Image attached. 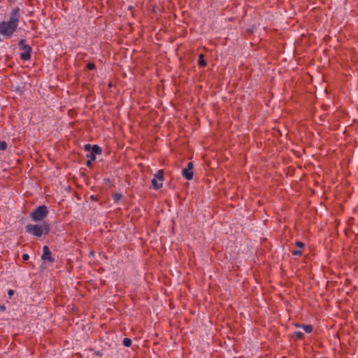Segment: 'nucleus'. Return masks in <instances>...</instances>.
<instances>
[{
  "label": "nucleus",
  "mask_w": 358,
  "mask_h": 358,
  "mask_svg": "<svg viewBox=\"0 0 358 358\" xmlns=\"http://www.w3.org/2000/svg\"><path fill=\"white\" fill-rule=\"evenodd\" d=\"M48 210L45 206L41 205L36 208L31 213V217L35 222L43 220L48 215Z\"/></svg>",
  "instance_id": "3"
},
{
  "label": "nucleus",
  "mask_w": 358,
  "mask_h": 358,
  "mask_svg": "<svg viewBox=\"0 0 358 358\" xmlns=\"http://www.w3.org/2000/svg\"><path fill=\"white\" fill-rule=\"evenodd\" d=\"M198 64L201 67H204L206 65V62L204 59V57L203 55H200L198 59Z\"/></svg>",
  "instance_id": "10"
},
{
  "label": "nucleus",
  "mask_w": 358,
  "mask_h": 358,
  "mask_svg": "<svg viewBox=\"0 0 358 358\" xmlns=\"http://www.w3.org/2000/svg\"><path fill=\"white\" fill-rule=\"evenodd\" d=\"M20 18V9L16 7L11 10L10 20L0 23V34L6 38L11 37L17 28Z\"/></svg>",
  "instance_id": "1"
},
{
  "label": "nucleus",
  "mask_w": 358,
  "mask_h": 358,
  "mask_svg": "<svg viewBox=\"0 0 358 358\" xmlns=\"http://www.w3.org/2000/svg\"><path fill=\"white\" fill-rule=\"evenodd\" d=\"M152 10H153V12H155L156 8H153Z\"/></svg>",
  "instance_id": "23"
},
{
  "label": "nucleus",
  "mask_w": 358,
  "mask_h": 358,
  "mask_svg": "<svg viewBox=\"0 0 358 358\" xmlns=\"http://www.w3.org/2000/svg\"><path fill=\"white\" fill-rule=\"evenodd\" d=\"M292 255L294 256H299L301 255V250H295L292 252Z\"/></svg>",
  "instance_id": "17"
},
{
  "label": "nucleus",
  "mask_w": 358,
  "mask_h": 358,
  "mask_svg": "<svg viewBox=\"0 0 358 358\" xmlns=\"http://www.w3.org/2000/svg\"><path fill=\"white\" fill-rule=\"evenodd\" d=\"M194 165L192 162H189L187 166L182 170V176L187 180H190L194 176Z\"/></svg>",
  "instance_id": "6"
},
{
  "label": "nucleus",
  "mask_w": 358,
  "mask_h": 358,
  "mask_svg": "<svg viewBox=\"0 0 358 358\" xmlns=\"http://www.w3.org/2000/svg\"><path fill=\"white\" fill-rule=\"evenodd\" d=\"M87 67L89 70L92 71L95 69V64L94 63H89Z\"/></svg>",
  "instance_id": "16"
},
{
  "label": "nucleus",
  "mask_w": 358,
  "mask_h": 358,
  "mask_svg": "<svg viewBox=\"0 0 358 358\" xmlns=\"http://www.w3.org/2000/svg\"><path fill=\"white\" fill-rule=\"evenodd\" d=\"M85 150H90V145L87 144V145H85Z\"/></svg>",
  "instance_id": "21"
},
{
  "label": "nucleus",
  "mask_w": 358,
  "mask_h": 358,
  "mask_svg": "<svg viewBox=\"0 0 358 358\" xmlns=\"http://www.w3.org/2000/svg\"><path fill=\"white\" fill-rule=\"evenodd\" d=\"M296 245L300 248H302L304 247V244L301 242V241H296Z\"/></svg>",
  "instance_id": "18"
},
{
  "label": "nucleus",
  "mask_w": 358,
  "mask_h": 358,
  "mask_svg": "<svg viewBox=\"0 0 358 358\" xmlns=\"http://www.w3.org/2000/svg\"><path fill=\"white\" fill-rule=\"evenodd\" d=\"M50 225L46 222H44L41 224H29L26 226L27 232L38 238L41 237L43 234H48L50 231Z\"/></svg>",
  "instance_id": "2"
},
{
  "label": "nucleus",
  "mask_w": 358,
  "mask_h": 358,
  "mask_svg": "<svg viewBox=\"0 0 358 358\" xmlns=\"http://www.w3.org/2000/svg\"><path fill=\"white\" fill-rule=\"evenodd\" d=\"M14 294V291L13 289H8V295L10 298H11Z\"/></svg>",
  "instance_id": "19"
},
{
  "label": "nucleus",
  "mask_w": 358,
  "mask_h": 358,
  "mask_svg": "<svg viewBox=\"0 0 358 358\" xmlns=\"http://www.w3.org/2000/svg\"><path fill=\"white\" fill-rule=\"evenodd\" d=\"M41 258L43 260L48 261L50 263L54 262V259L52 257V253L47 245H44L43 248V254Z\"/></svg>",
  "instance_id": "7"
},
{
  "label": "nucleus",
  "mask_w": 358,
  "mask_h": 358,
  "mask_svg": "<svg viewBox=\"0 0 358 358\" xmlns=\"http://www.w3.org/2000/svg\"><path fill=\"white\" fill-rule=\"evenodd\" d=\"M295 336L298 339H302L303 337V334L300 331L295 332Z\"/></svg>",
  "instance_id": "14"
},
{
  "label": "nucleus",
  "mask_w": 358,
  "mask_h": 358,
  "mask_svg": "<svg viewBox=\"0 0 358 358\" xmlns=\"http://www.w3.org/2000/svg\"><path fill=\"white\" fill-rule=\"evenodd\" d=\"M121 197H122V195L120 194H118V193H116V194H115L113 195V198H114L115 201H119Z\"/></svg>",
  "instance_id": "15"
},
{
  "label": "nucleus",
  "mask_w": 358,
  "mask_h": 358,
  "mask_svg": "<svg viewBox=\"0 0 358 358\" xmlns=\"http://www.w3.org/2000/svg\"><path fill=\"white\" fill-rule=\"evenodd\" d=\"M320 358H324V357H320Z\"/></svg>",
  "instance_id": "24"
},
{
  "label": "nucleus",
  "mask_w": 358,
  "mask_h": 358,
  "mask_svg": "<svg viewBox=\"0 0 358 358\" xmlns=\"http://www.w3.org/2000/svg\"><path fill=\"white\" fill-rule=\"evenodd\" d=\"M306 333H311L313 331V327L310 324H303L301 326Z\"/></svg>",
  "instance_id": "11"
},
{
  "label": "nucleus",
  "mask_w": 358,
  "mask_h": 358,
  "mask_svg": "<svg viewBox=\"0 0 358 358\" xmlns=\"http://www.w3.org/2000/svg\"><path fill=\"white\" fill-rule=\"evenodd\" d=\"M164 171L158 170L152 179V185L155 189H160L163 187Z\"/></svg>",
  "instance_id": "5"
},
{
  "label": "nucleus",
  "mask_w": 358,
  "mask_h": 358,
  "mask_svg": "<svg viewBox=\"0 0 358 358\" xmlns=\"http://www.w3.org/2000/svg\"><path fill=\"white\" fill-rule=\"evenodd\" d=\"M22 259L24 260H27L29 259V255H27V254L22 255Z\"/></svg>",
  "instance_id": "20"
},
{
  "label": "nucleus",
  "mask_w": 358,
  "mask_h": 358,
  "mask_svg": "<svg viewBox=\"0 0 358 358\" xmlns=\"http://www.w3.org/2000/svg\"><path fill=\"white\" fill-rule=\"evenodd\" d=\"M7 148V143L0 140V150L4 151Z\"/></svg>",
  "instance_id": "13"
},
{
  "label": "nucleus",
  "mask_w": 358,
  "mask_h": 358,
  "mask_svg": "<svg viewBox=\"0 0 358 358\" xmlns=\"http://www.w3.org/2000/svg\"><path fill=\"white\" fill-rule=\"evenodd\" d=\"M20 49L22 50L20 53V59L23 61H28L31 58V53L32 49L30 45L25 43L24 39H21L19 42Z\"/></svg>",
  "instance_id": "4"
},
{
  "label": "nucleus",
  "mask_w": 358,
  "mask_h": 358,
  "mask_svg": "<svg viewBox=\"0 0 358 358\" xmlns=\"http://www.w3.org/2000/svg\"><path fill=\"white\" fill-rule=\"evenodd\" d=\"M91 152L93 153L95 155H101V148L98 145H94L92 147Z\"/></svg>",
  "instance_id": "9"
},
{
  "label": "nucleus",
  "mask_w": 358,
  "mask_h": 358,
  "mask_svg": "<svg viewBox=\"0 0 358 358\" xmlns=\"http://www.w3.org/2000/svg\"><path fill=\"white\" fill-rule=\"evenodd\" d=\"M87 166H90L92 162L94 161L96 159V155L92 153L91 152L87 155Z\"/></svg>",
  "instance_id": "8"
},
{
  "label": "nucleus",
  "mask_w": 358,
  "mask_h": 358,
  "mask_svg": "<svg viewBox=\"0 0 358 358\" xmlns=\"http://www.w3.org/2000/svg\"><path fill=\"white\" fill-rule=\"evenodd\" d=\"M131 343H132V341L130 338H124L123 345L125 347H130L131 345Z\"/></svg>",
  "instance_id": "12"
},
{
  "label": "nucleus",
  "mask_w": 358,
  "mask_h": 358,
  "mask_svg": "<svg viewBox=\"0 0 358 358\" xmlns=\"http://www.w3.org/2000/svg\"><path fill=\"white\" fill-rule=\"evenodd\" d=\"M0 309H1V310H5V306H1V307H0Z\"/></svg>",
  "instance_id": "22"
}]
</instances>
